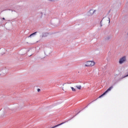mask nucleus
<instances>
[{
  "label": "nucleus",
  "mask_w": 128,
  "mask_h": 128,
  "mask_svg": "<svg viewBox=\"0 0 128 128\" xmlns=\"http://www.w3.org/2000/svg\"><path fill=\"white\" fill-rule=\"evenodd\" d=\"M96 64V63L94 61H88L86 62V64H85V66L90 67L94 66Z\"/></svg>",
  "instance_id": "obj_1"
},
{
  "label": "nucleus",
  "mask_w": 128,
  "mask_h": 128,
  "mask_svg": "<svg viewBox=\"0 0 128 128\" xmlns=\"http://www.w3.org/2000/svg\"><path fill=\"white\" fill-rule=\"evenodd\" d=\"M8 69L6 68H4L2 70V72L0 74V75L1 76H6V74H8Z\"/></svg>",
  "instance_id": "obj_2"
},
{
  "label": "nucleus",
  "mask_w": 128,
  "mask_h": 128,
  "mask_svg": "<svg viewBox=\"0 0 128 128\" xmlns=\"http://www.w3.org/2000/svg\"><path fill=\"white\" fill-rule=\"evenodd\" d=\"M114 86H112L111 87L109 88L103 94H102L101 96H100L98 98H102L108 92H110L112 90V88Z\"/></svg>",
  "instance_id": "obj_3"
},
{
  "label": "nucleus",
  "mask_w": 128,
  "mask_h": 128,
  "mask_svg": "<svg viewBox=\"0 0 128 128\" xmlns=\"http://www.w3.org/2000/svg\"><path fill=\"white\" fill-rule=\"evenodd\" d=\"M96 12V10H94L93 9L90 10L88 13V14L89 16H90L94 14Z\"/></svg>",
  "instance_id": "obj_4"
},
{
  "label": "nucleus",
  "mask_w": 128,
  "mask_h": 128,
  "mask_svg": "<svg viewBox=\"0 0 128 128\" xmlns=\"http://www.w3.org/2000/svg\"><path fill=\"white\" fill-rule=\"evenodd\" d=\"M126 60V56H123L122 58H120L119 60V64H124V62H125Z\"/></svg>",
  "instance_id": "obj_5"
},
{
  "label": "nucleus",
  "mask_w": 128,
  "mask_h": 128,
  "mask_svg": "<svg viewBox=\"0 0 128 128\" xmlns=\"http://www.w3.org/2000/svg\"><path fill=\"white\" fill-rule=\"evenodd\" d=\"M48 36V33L43 32L42 35L40 36V38H46V36Z\"/></svg>",
  "instance_id": "obj_6"
},
{
  "label": "nucleus",
  "mask_w": 128,
  "mask_h": 128,
  "mask_svg": "<svg viewBox=\"0 0 128 128\" xmlns=\"http://www.w3.org/2000/svg\"><path fill=\"white\" fill-rule=\"evenodd\" d=\"M38 33V32H34L33 34H31L28 38H32V36H36V34Z\"/></svg>",
  "instance_id": "obj_7"
},
{
  "label": "nucleus",
  "mask_w": 128,
  "mask_h": 128,
  "mask_svg": "<svg viewBox=\"0 0 128 128\" xmlns=\"http://www.w3.org/2000/svg\"><path fill=\"white\" fill-rule=\"evenodd\" d=\"M76 88H78V90H81L82 88V86L79 85V86H76Z\"/></svg>",
  "instance_id": "obj_8"
},
{
  "label": "nucleus",
  "mask_w": 128,
  "mask_h": 128,
  "mask_svg": "<svg viewBox=\"0 0 128 128\" xmlns=\"http://www.w3.org/2000/svg\"><path fill=\"white\" fill-rule=\"evenodd\" d=\"M12 10V12H14L12 13V14H14V16H16V12H16V10Z\"/></svg>",
  "instance_id": "obj_9"
},
{
  "label": "nucleus",
  "mask_w": 128,
  "mask_h": 128,
  "mask_svg": "<svg viewBox=\"0 0 128 128\" xmlns=\"http://www.w3.org/2000/svg\"><path fill=\"white\" fill-rule=\"evenodd\" d=\"M72 92H76V90L74 87H71Z\"/></svg>",
  "instance_id": "obj_10"
},
{
  "label": "nucleus",
  "mask_w": 128,
  "mask_h": 128,
  "mask_svg": "<svg viewBox=\"0 0 128 128\" xmlns=\"http://www.w3.org/2000/svg\"><path fill=\"white\" fill-rule=\"evenodd\" d=\"M106 40H110V36H107V37L106 38Z\"/></svg>",
  "instance_id": "obj_11"
},
{
  "label": "nucleus",
  "mask_w": 128,
  "mask_h": 128,
  "mask_svg": "<svg viewBox=\"0 0 128 128\" xmlns=\"http://www.w3.org/2000/svg\"><path fill=\"white\" fill-rule=\"evenodd\" d=\"M126 76H128V74L124 77H122V78H120V80H122V78H126Z\"/></svg>",
  "instance_id": "obj_12"
},
{
  "label": "nucleus",
  "mask_w": 128,
  "mask_h": 128,
  "mask_svg": "<svg viewBox=\"0 0 128 128\" xmlns=\"http://www.w3.org/2000/svg\"><path fill=\"white\" fill-rule=\"evenodd\" d=\"M102 20L100 22V26H102Z\"/></svg>",
  "instance_id": "obj_13"
},
{
  "label": "nucleus",
  "mask_w": 128,
  "mask_h": 128,
  "mask_svg": "<svg viewBox=\"0 0 128 128\" xmlns=\"http://www.w3.org/2000/svg\"><path fill=\"white\" fill-rule=\"evenodd\" d=\"M38 92H40V88H38Z\"/></svg>",
  "instance_id": "obj_14"
},
{
  "label": "nucleus",
  "mask_w": 128,
  "mask_h": 128,
  "mask_svg": "<svg viewBox=\"0 0 128 128\" xmlns=\"http://www.w3.org/2000/svg\"><path fill=\"white\" fill-rule=\"evenodd\" d=\"M108 20H109L108 24H110V18H108Z\"/></svg>",
  "instance_id": "obj_15"
},
{
  "label": "nucleus",
  "mask_w": 128,
  "mask_h": 128,
  "mask_svg": "<svg viewBox=\"0 0 128 128\" xmlns=\"http://www.w3.org/2000/svg\"><path fill=\"white\" fill-rule=\"evenodd\" d=\"M17 10L20 11V8H18V7L17 8Z\"/></svg>",
  "instance_id": "obj_16"
},
{
  "label": "nucleus",
  "mask_w": 128,
  "mask_h": 128,
  "mask_svg": "<svg viewBox=\"0 0 128 128\" xmlns=\"http://www.w3.org/2000/svg\"><path fill=\"white\" fill-rule=\"evenodd\" d=\"M2 20H6V18H3Z\"/></svg>",
  "instance_id": "obj_17"
},
{
  "label": "nucleus",
  "mask_w": 128,
  "mask_h": 128,
  "mask_svg": "<svg viewBox=\"0 0 128 128\" xmlns=\"http://www.w3.org/2000/svg\"><path fill=\"white\" fill-rule=\"evenodd\" d=\"M80 112H79L78 114H80Z\"/></svg>",
  "instance_id": "obj_18"
},
{
  "label": "nucleus",
  "mask_w": 128,
  "mask_h": 128,
  "mask_svg": "<svg viewBox=\"0 0 128 128\" xmlns=\"http://www.w3.org/2000/svg\"><path fill=\"white\" fill-rule=\"evenodd\" d=\"M0 66H2V64H0Z\"/></svg>",
  "instance_id": "obj_19"
},
{
  "label": "nucleus",
  "mask_w": 128,
  "mask_h": 128,
  "mask_svg": "<svg viewBox=\"0 0 128 128\" xmlns=\"http://www.w3.org/2000/svg\"><path fill=\"white\" fill-rule=\"evenodd\" d=\"M73 118H74V116H73Z\"/></svg>",
  "instance_id": "obj_20"
},
{
  "label": "nucleus",
  "mask_w": 128,
  "mask_h": 128,
  "mask_svg": "<svg viewBox=\"0 0 128 128\" xmlns=\"http://www.w3.org/2000/svg\"><path fill=\"white\" fill-rule=\"evenodd\" d=\"M73 118H74V116H73Z\"/></svg>",
  "instance_id": "obj_21"
},
{
  "label": "nucleus",
  "mask_w": 128,
  "mask_h": 128,
  "mask_svg": "<svg viewBox=\"0 0 128 128\" xmlns=\"http://www.w3.org/2000/svg\"><path fill=\"white\" fill-rule=\"evenodd\" d=\"M127 34H128V32Z\"/></svg>",
  "instance_id": "obj_22"
}]
</instances>
